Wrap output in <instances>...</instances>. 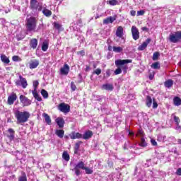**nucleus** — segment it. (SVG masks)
Returning a JSON list of instances; mask_svg holds the SVG:
<instances>
[{
	"label": "nucleus",
	"instance_id": "nucleus-52",
	"mask_svg": "<svg viewBox=\"0 0 181 181\" xmlns=\"http://www.w3.org/2000/svg\"><path fill=\"white\" fill-rule=\"evenodd\" d=\"M130 15L131 16H135V15H136V11L135 10H132L130 11Z\"/></svg>",
	"mask_w": 181,
	"mask_h": 181
},
{
	"label": "nucleus",
	"instance_id": "nucleus-49",
	"mask_svg": "<svg viewBox=\"0 0 181 181\" xmlns=\"http://www.w3.org/2000/svg\"><path fill=\"white\" fill-rule=\"evenodd\" d=\"M37 86H39V81H35L33 82L34 90H35V89L37 90Z\"/></svg>",
	"mask_w": 181,
	"mask_h": 181
},
{
	"label": "nucleus",
	"instance_id": "nucleus-11",
	"mask_svg": "<svg viewBox=\"0 0 181 181\" xmlns=\"http://www.w3.org/2000/svg\"><path fill=\"white\" fill-rule=\"evenodd\" d=\"M132 34L134 40H138L139 39V30H138L136 26L133 25L132 27Z\"/></svg>",
	"mask_w": 181,
	"mask_h": 181
},
{
	"label": "nucleus",
	"instance_id": "nucleus-28",
	"mask_svg": "<svg viewBox=\"0 0 181 181\" xmlns=\"http://www.w3.org/2000/svg\"><path fill=\"white\" fill-rule=\"evenodd\" d=\"M55 134L58 136L59 138H63L64 136V130L63 129H57L55 131Z\"/></svg>",
	"mask_w": 181,
	"mask_h": 181
},
{
	"label": "nucleus",
	"instance_id": "nucleus-26",
	"mask_svg": "<svg viewBox=\"0 0 181 181\" xmlns=\"http://www.w3.org/2000/svg\"><path fill=\"white\" fill-rule=\"evenodd\" d=\"M42 13L45 15V16H47V18H49L52 16V11L45 8L42 9Z\"/></svg>",
	"mask_w": 181,
	"mask_h": 181
},
{
	"label": "nucleus",
	"instance_id": "nucleus-2",
	"mask_svg": "<svg viewBox=\"0 0 181 181\" xmlns=\"http://www.w3.org/2000/svg\"><path fill=\"white\" fill-rule=\"evenodd\" d=\"M128 63H132V60L129 59H117L115 61V64L117 66V69L115 71V74L117 76V74H121L122 73V69H125L124 64H127Z\"/></svg>",
	"mask_w": 181,
	"mask_h": 181
},
{
	"label": "nucleus",
	"instance_id": "nucleus-34",
	"mask_svg": "<svg viewBox=\"0 0 181 181\" xmlns=\"http://www.w3.org/2000/svg\"><path fill=\"white\" fill-rule=\"evenodd\" d=\"M146 104L147 107H151V105H152V98H151V96L146 97Z\"/></svg>",
	"mask_w": 181,
	"mask_h": 181
},
{
	"label": "nucleus",
	"instance_id": "nucleus-61",
	"mask_svg": "<svg viewBox=\"0 0 181 181\" xmlns=\"http://www.w3.org/2000/svg\"><path fill=\"white\" fill-rule=\"evenodd\" d=\"M43 28V24H40L38 26V30Z\"/></svg>",
	"mask_w": 181,
	"mask_h": 181
},
{
	"label": "nucleus",
	"instance_id": "nucleus-46",
	"mask_svg": "<svg viewBox=\"0 0 181 181\" xmlns=\"http://www.w3.org/2000/svg\"><path fill=\"white\" fill-rule=\"evenodd\" d=\"M159 57V53L158 52H154L153 55V60H156Z\"/></svg>",
	"mask_w": 181,
	"mask_h": 181
},
{
	"label": "nucleus",
	"instance_id": "nucleus-33",
	"mask_svg": "<svg viewBox=\"0 0 181 181\" xmlns=\"http://www.w3.org/2000/svg\"><path fill=\"white\" fill-rule=\"evenodd\" d=\"M83 170H85L86 175H93V168H90L88 167L85 166V168H83Z\"/></svg>",
	"mask_w": 181,
	"mask_h": 181
},
{
	"label": "nucleus",
	"instance_id": "nucleus-18",
	"mask_svg": "<svg viewBox=\"0 0 181 181\" xmlns=\"http://www.w3.org/2000/svg\"><path fill=\"white\" fill-rule=\"evenodd\" d=\"M71 139H80V138H83V134L80 133H76V132H72L69 135Z\"/></svg>",
	"mask_w": 181,
	"mask_h": 181
},
{
	"label": "nucleus",
	"instance_id": "nucleus-22",
	"mask_svg": "<svg viewBox=\"0 0 181 181\" xmlns=\"http://www.w3.org/2000/svg\"><path fill=\"white\" fill-rule=\"evenodd\" d=\"M103 90H107L109 91H112L114 90V86L112 84L106 83L102 86Z\"/></svg>",
	"mask_w": 181,
	"mask_h": 181
},
{
	"label": "nucleus",
	"instance_id": "nucleus-58",
	"mask_svg": "<svg viewBox=\"0 0 181 181\" xmlns=\"http://www.w3.org/2000/svg\"><path fill=\"white\" fill-rule=\"evenodd\" d=\"M35 100H37V101H42V98L40 96H39V95L37 96H35Z\"/></svg>",
	"mask_w": 181,
	"mask_h": 181
},
{
	"label": "nucleus",
	"instance_id": "nucleus-62",
	"mask_svg": "<svg viewBox=\"0 0 181 181\" xmlns=\"http://www.w3.org/2000/svg\"><path fill=\"white\" fill-rule=\"evenodd\" d=\"M86 71H90V66H86Z\"/></svg>",
	"mask_w": 181,
	"mask_h": 181
},
{
	"label": "nucleus",
	"instance_id": "nucleus-55",
	"mask_svg": "<svg viewBox=\"0 0 181 181\" xmlns=\"http://www.w3.org/2000/svg\"><path fill=\"white\" fill-rule=\"evenodd\" d=\"M78 54H80L81 56H84V54H86V52H84V50H81L78 52Z\"/></svg>",
	"mask_w": 181,
	"mask_h": 181
},
{
	"label": "nucleus",
	"instance_id": "nucleus-37",
	"mask_svg": "<svg viewBox=\"0 0 181 181\" xmlns=\"http://www.w3.org/2000/svg\"><path fill=\"white\" fill-rule=\"evenodd\" d=\"M41 95H42V97L44 98H48V97H49V93L45 89H42L41 90Z\"/></svg>",
	"mask_w": 181,
	"mask_h": 181
},
{
	"label": "nucleus",
	"instance_id": "nucleus-13",
	"mask_svg": "<svg viewBox=\"0 0 181 181\" xmlns=\"http://www.w3.org/2000/svg\"><path fill=\"white\" fill-rule=\"evenodd\" d=\"M151 39L148 38L147 40H146V41H144L140 46H139L138 47V50L142 51V50H145V49H146V47H148V44L151 43Z\"/></svg>",
	"mask_w": 181,
	"mask_h": 181
},
{
	"label": "nucleus",
	"instance_id": "nucleus-24",
	"mask_svg": "<svg viewBox=\"0 0 181 181\" xmlns=\"http://www.w3.org/2000/svg\"><path fill=\"white\" fill-rule=\"evenodd\" d=\"M0 57H1V60L3 63H5L6 64H9L11 61L9 60V58H8V57H6V55L1 54L0 56Z\"/></svg>",
	"mask_w": 181,
	"mask_h": 181
},
{
	"label": "nucleus",
	"instance_id": "nucleus-39",
	"mask_svg": "<svg viewBox=\"0 0 181 181\" xmlns=\"http://www.w3.org/2000/svg\"><path fill=\"white\" fill-rule=\"evenodd\" d=\"M140 146L145 147L146 146V141H145V139L144 137H141V142H140Z\"/></svg>",
	"mask_w": 181,
	"mask_h": 181
},
{
	"label": "nucleus",
	"instance_id": "nucleus-44",
	"mask_svg": "<svg viewBox=\"0 0 181 181\" xmlns=\"http://www.w3.org/2000/svg\"><path fill=\"white\" fill-rule=\"evenodd\" d=\"M54 27L55 29H58V30H60V28H62V25H60L58 23H54Z\"/></svg>",
	"mask_w": 181,
	"mask_h": 181
},
{
	"label": "nucleus",
	"instance_id": "nucleus-48",
	"mask_svg": "<svg viewBox=\"0 0 181 181\" xmlns=\"http://www.w3.org/2000/svg\"><path fill=\"white\" fill-rule=\"evenodd\" d=\"M151 144L153 145V146H158V143L156 142V139H151Z\"/></svg>",
	"mask_w": 181,
	"mask_h": 181
},
{
	"label": "nucleus",
	"instance_id": "nucleus-27",
	"mask_svg": "<svg viewBox=\"0 0 181 181\" xmlns=\"http://www.w3.org/2000/svg\"><path fill=\"white\" fill-rule=\"evenodd\" d=\"M42 115L45 119V122L48 125H50L52 124V119H50V116H49V115H47V113H44Z\"/></svg>",
	"mask_w": 181,
	"mask_h": 181
},
{
	"label": "nucleus",
	"instance_id": "nucleus-8",
	"mask_svg": "<svg viewBox=\"0 0 181 181\" xmlns=\"http://www.w3.org/2000/svg\"><path fill=\"white\" fill-rule=\"evenodd\" d=\"M57 108L59 111H61V112H64V114H67L68 112H70V106L64 103H60L58 105Z\"/></svg>",
	"mask_w": 181,
	"mask_h": 181
},
{
	"label": "nucleus",
	"instance_id": "nucleus-53",
	"mask_svg": "<svg viewBox=\"0 0 181 181\" xmlns=\"http://www.w3.org/2000/svg\"><path fill=\"white\" fill-rule=\"evenodd\" d=\"M177 176H181V168H178L175 173Z\"/></svg>",
	"mask_w": 181,
	"mask_h": 181
},
{
	"label": "nucleus",
	"instance_id": "nucleus-47",
	"mask_svg": "<svg viewBox=\"0 0 181 181\" xmlns=\"http://www.w3.org/2000/svg\"><path fill=\"white\" fill-rule=\"evenodd\" d=\"M36 90L37 89L35 88L32 91L34 98L39 95V93H37V90Z\"/></svg>",
	"mask_w": 181,
	"mask_h": 181
},
{
	"label": "nucleus",
	"instance_id": "nucleus-64",
	"mask_svg": "<svg viewBox=\"0 0 181 181\" xmlns=\"http://www.w3.org/2000/svg\"><path fill=\"white\" fill-rule=\"evenodd\" d=\"M108 50H111V47H108Z\"/></svg>",
	"mask_w": 181,
	"mask_h": 181
},
{
	"label": "nucleus",
	"instance_id": "nucleus-60",
	"mask_svg": "<svg viewBox=\"0 0 181 181\" xmlns=\"http://www.w3.org/2000/svg\"><path fill=\"white\" fill-rule=\"evenodd\" d=\"M153 77H155V75H153V74H150L149 75L150 80H153Z\"/></svg>",
	"mask_w": 181,
	"mask_h": 181
},
{
	"label": "nucleus",
	"instance_id": "nucleus-10",
	"mask_svg": "<svg viewBox=\"0 0 181 181\" xmlns=\"http://www.w3.org/2000/svg\"><path fill=\"white\" fill-rule=\"evenodd\" d=\"M18 100V95H16V93H12L8 97L7 100V104L8 105H13V104Z\"/></svg>",
	"mask_w": 181,
	"mask_h": 181
},
{
	"label": "nucleus",
	"instance_id": "nucleus-31",
	"mask_svg": "<svg viewBox=\"0 0 181 181\" xmlns=\"http://www.w3.org/2000/svg\"><path fill=\"white\" fill-rule=\"evenodd\" d=\"M47 49H49V43L47 42H43L42 46V50L43 52H47Z\"/></svg>",
	"mask_w": 181,
	"mask_h": 181
},
{
	"label": "nucleus",
	"instance_id": "nucleus-9",
	"mask_svg": "<svg viewBox=\"0 0 181 181\" xmlns=\"http://www.w3.org/2000/svg\"><path fill=\"white\" fill-rule=\"evenodd\" d=\"M20 101L23 107H29L32 104V100L23 95H20Z\"/></svg>",
	"mask_w": 181,
	"mask_h": 181
},
{
	"label": "nucleus",
	"instance_id": "nucleus-12",
	"mask_svg": "<svg viewBox=\"0 0 181 181\" xmlns=\"http://www.w3.org/2000/svg\"><path fill=\"white\" fill-rule=\"evenodd\" d=\"M70 71V66L67 64H64L63 67L60 69V73L62 76H67Z\"/></svg>",
	"mask_w": 181,
	"mask_h": 181
},
{
	"label": "nucleus",
	"instance_id": "nucleus-35",
	"mask_svg": "<svg viewBox=\"0 0 181 181\" xmlns=\"http://www.w3.org/2000/svg\"><path fill=\"white\" fill-rule=\"evenodd\" d=\"M166 139V136L162 135V134H158L157 137V141L158 142H163Z\"/></svg>",
	"mask_w": 181,
	"mask_h": 181
},
{
	"label": "nucleus",
	"instance_id": "nucleus-43",
	"mask_svg": "<svg viewBox=\"0 0 181 181\" xmlns=\"http://www.w3.org/2000/svg\"><path fill=\"white\" fill-rule=\"evenodd\" d=\"M93 74H97V76H100L101 74V69L98 68L96 70H95L93 73Z\"/></svg>",
	"mask_w": 181,
	"mask_h": 181
},
{
	"label": "nucleus",
	"instance_id": "nucleus-21",
	"mask_svg": "<svg viewBox=\"0 0 181 181\" xmlns=\"http://www.w3.org/2000/svg\"><path fill=\"white\" fill-rule=\"evenodd\" d=\"M93 134L91 131L88 130L87 132H86L82 136L83 139H90V138H91V136H93Z\"/></svg>",
	"mask_w": 181,
	"mask_h": 181
},
{
	"label": "nucleus",
	"instance_id": "nucleus-30",
	"mask_svg": "<svg viewBox=\"0 0 181 181\" xmlns=\"http://www.w3.org/2000/svg\"><path fill=\"white\" fill-rule=\"evenodd\" d=\"M171 117L173 118V121L175 122V125L177 124H180V119L179 117L176 116L175 114H173L171 115Z\"/></svg>",
	"mask_w": 181,
	"mask_h": 181
},
{
	"label": "nucleus",
	"instance_id": "nucleus-45",
	"mask_svg": "<svg viewBox=\"0 0 181 181\" xmlns=\"http://www.w3.org/2000/svg\"><path fill=\"white\" fill-rule=\"evenodd\" d=\"M144 15H145V11L144 10L137 11V16H142Z\"/></svg>",
	"mask_w": 181,
	"mask_h": 181
},
{
	"label": "nucleus",
	"instance_id": "nucleus-3",
	"mask_svg": "<svg viewBox=\"0 0 181 181\" xmlns=\"http://www.w3.org/2000/svg\"><path fill=\"white\" fill-rule=\"evenodd\" d=\"M37 22L35 17H30L26 19L25 26L27 32H36V25Z\"/></svg>",
	"mask_w": 181,
	"mask_h": 181
},
{
	"label": "nucleus",
	"instance_id": "nucleus-59",
	"mask_svg": "<svg viewBox=\"0 0 181 181\" xmlns=\"http://www.w3.org/2000/svg\"><path fill=\"white\" fill-rule=\"evenodd\" d=\"M80 148V143H76L75 146V149L77 151Z\"/></svg>",
	"mask_w": 181,
	"mask_h": 181
},
{
	"label": "nucleus",
	"instance_id": "nucleus-15",
	"mask_svg": "<svg viewBox=\"0 0 181 181\" xmlns=\"http://www.w3.org/2000/svg\"><path fill=\"white\" fill-rule=\"evenodd\" d=\"M55 122L57 125H58L59 128H63L64 127V119L63 117H58L55 119Z\"/></svg>",
	"mask_w": 181,
	"mask_h": 181
},
{
	"label": "nucleus",
	"instance_id": "nucleus-56",
	"mask_svg": "<svg viewBox=\"0 0 181 181\" xmlns=\"http://www.w3.org/2000/svg\"><path fill=\"white\" fill-rule=\"evenodd\" d=\"M141 30H143V32H148V30H149V28L146 27H142Z\"/></svg>",
	"mask_w": 181,
	"mask_h": 181
},
{
	"label": "nucleus",
	"instance_id": "nucleus-23",
	"mask_svg": "<svg viewBox=\"0 0 181 181\" xmlns=\"http://www.w3.org/2000/svg\"><path fill=\"white\" fill-rule=\"evenodd\" d=\"M173 86V80L168 79L164 82V87L165 88H170Z\"/></svg>",
	"mask_w": 181,
	"mask_h": 181
},
{
	"label": "nucleus",
	"instance_id": "nucleus-57",
	"mask_svg": "<svg viewBox=\"0 0 181 181\" xmlns=\"http://www.w3.org/2000/svg\"><path fill=\"white\" fill-rule=\"evenodd\" d=\"M175 129H177V131H181V126L179 125V124H176V127Z\"/></svg>",
	"mask_w": 181,
	"mask_h": 181
},
{
	"label": "nucleus",
	"instance_id": "nucleus-1",
	"mask_svg": "<svg viewBox=\"0 0 181 181\" xmlns=\"http://www.w3.org/2000/svg\"><path fill=\"white\" fill-rule=\"evenodd\" d=\"M14 115L17 119V124H25V122H28V120L30 117V113L28 111L21 112L19 110H16L14 112Z\"/></svg>",
	"mask_w": 181,
	"mask_h": 181
},
{
	"label": "nucleus",
	"instance_id": "nucleus-63",
	"mask_svg": "<svg viewBox=\"0 0 181 181\" xmlns=\"http://www.w3.org/2000/svg\"><path fill=\"white\" fill-rule=\"evenodd\" d=\"M177 142H178V144H179L180 145H181V139H179L177 140Z\"/></svg>",
	"mask_w": 181,
	"mask_h": 181
},
{
	"label": "nucleus",
	"instance_id": "nucleus-40",
	"mask_svg": "<svg viewBox=\"0 0 181 181\" xmlns=\"http://www.w3.org/2000/svg\"><path fill=\"white\" fill-rule=\"evenodd\" d=\"M136 136H141V138H144V130L139 129L136 133Z\"/></svg>",
	"mask_w": 181,
	"mask_h": 181
},
{
	"label": "nucleus",
	"instance_id": "nucleus-7",
	"mask_svg": "<svg viewBox=\"0 0 181 181\" xmlns=\"http://www.w3.org/2000/svg\"><path fill=\"white\" fill-rule=\"evenodd\" d=\"M16 86L18 87H22V88H26L28 87V81L23 78L21 75L19 76V79L16 81Z\"/></svg>",
	"mask_w": 181,
	"mask_h": 181
},
{
	"label": "nucleus",
	"instance_id": "nucleus-54",
	"mask_svg": "<svg viewBox=\"0 0 181 181\" xmlns=\"http://www.w3.org/2000/svg\"><path fill=\"white\" fill-rule=\"evenodd\" d=\"M129 135L131 136V138H134L135 136V133L133 132H129Z\"/></svg>",
	"mask_w": 181,
	"mask_h": 181
},
{
	"label": "nucleus",
	"instance_id": "nucleus-20",
	"mask_svg": "<svg viewBox=\"0 0 181 181\" xmlns=\"http://www.w3.org/2000/svg\"><path fill=\"white\" fill-rule=\"evenodd\" d=\"M30 47L33 49H36V47H37V39H31L30 41Z\"/></svg>",
	"mask_w": 181,
	"mask_h": 181
},
{
	"label": "nucleus",
	"instance_id": "nucleus-38",
	"mask_svg": "<svg viewBox=\"0 0 181 181\" xmlns=\"http://www.w3.org/2000/svg\"><path fill=\"white\" fill-rule=\"evenodd\" d=\"M151 68L152 69H160V65L159 64V62H155V63L152 64Z\"/></svg>",
	"mask_w": 181,
	"mask_h": 181
},
{
	"label": "nucleus",
	"instance_id": "nucleus-19",
	"mask_svg": "<svg viewBox=\"0 0 181 181\" xmlns=\"http://www.w3.org/2000/svg\"><path fill=\"white\" fill-rule=\"evenodd\" d=\"M8 135L7 136L10 141H13L15 139V130L13 129H8Z\"/></svg>",
	"mask_w": 181,
	"mask_h": 181
},
{
	"label": "nucleus",
	"instance_id": "nucleus-25",
	"mask_svg": "<svg viewBox=\"0 0 181 181\" xmlns=\"http://www.w3.org/2000/svg\"><path fill=\"white\" fill-rule=\"evenodd\" d=\"M107 4L112 6H115V5H119L121 4V0H109Z\"/></svg>",
	"mask_w": 181,
	"mask_h": 181
},
{
	"label": "nucleus",
	"instance_id": "nucleus-6",
	"mask_svg": "<svg viewBox=\"0 0 181 181\" xmlns=\"http://www.w3.org/2000/svg\"><path fill=\"white\" fill-rule=\"evenodd\" d=\"M84 168H86V164L84 163V162L79 161L75 165V167L74 169H72V170L75 172V175H76V176H80V175H81V171L80 170V169L84 170Z\"/></svg>",
	"mask_w": 181,
	"mask_h": 181
},
{
	"label": "nucleus",
	"instance_id": "nucleus-42",
	"mask_svg": "<svg viewBox=\"0 0 181 181\" xmlns=\"http://www.w3.org/2000/svg\"><path fill=\"white\" fill-rule=\"evenodd\" d=\"M12 60L13 62H21V58L19 57V56L14 55L12 57Z\"/></svg>",
	"mask_w": 181,
	"mask_h": 181
},
{
	"label": "nucleus",
	"instance_id": "nucleus-41",
	"mask_svg": "<svg viewBox=\"0 0 181 181\" xmlns=\"http://www.w3.org/2000/svg\"><path fill=\"white\" fill-rule=\"evenodd\" d=\"M18 181H28V178L26 177V175H23L22 176L19 177Z\"/></svg>",
	"mask_w": 181,
	"mask_h": 181
},
{
	"label": "nucleus",
	"instance_id": "nucleus-51",
	"mask_svg": "<svg viewBox=\"0 0 181 181\" xmlns=\"http://www.w3.org/2000/svg\"><path fill=\"white\" fill-rule=\"evenodd\" d=\"M153 108H158V103L155 100L153 101Z\"/></svg>",
	"mask_w": 181,
	"mask_h": 181
},
{
	"label": "nucleus",
	"instance_id": "nucleus-29",
	"mask_svg": "<svg viewBox=\"0 0 181 181\" xmlns=\"http://www.w3.org/2000/svg\"><path fill=\"white\" fill-rule=\"evenodd\" d=\"M174 101V105H176L177 107H179V105H181V99L179 97H175L173 99Z\"/></svg>",
	"mask_w": 181,
	"mask_h": 181
},
{
	"label": "nucleus",
	"instance_id": "nucleus-14",
	"mask_svg": "<svg viewBox=\"0 0 181 181\" xmlns=\"http://www.w3.org/2000/svg\"><path fill=\"white\" fill-rule=\"evenodd\" d=\"M39 60L37 59H33L30 61L29 64V68L31 69H36L37 66H39Z\"/></svg>",
	"mask_w": 181,
	"mask_h": 181
},
{
	"label": "nucleus",
	"instance_id": "nucleus-17",
	"mask_svg": "<svg viewBox=\"0 0 181 181\" xmlns=\"http://www.w3.org/2000/svg\"><path fill=\"white\" fill-rule=\"evenodd\" d=\"M117 18L115 17L110 16L103 20V25H108L112 23Z\"/></svg>",
	"mask_w": 181,
	"mask_h": 181
},
{
	"label": "nucleus",
	"instance_id": "nucleus-50",
	"mask_svg": "<svg viewBox=\"0 0 181 181\" xmlns=\"http://www.w3.org/2000/svg\"><path fill=\"white\" fill-rule=\"evenodd\" d=\"M71 88L72 90V91H76V84H74V82H71Z\"/></svg>",
	"mask_w": 181,
	"mask_h": 181
},
{
	"label": "nucleus",
	"instance_id": "nucleus-16",
	"mask_svg": "<svg viewBox=\"0 0 181 181\" xmlns=\"http://www.w3.org/2000/svg\"><path fill=\"white\" fill-rule=\"evenodd\" d=\"M116 36L119 38L124 36V28H122V26H119L117 28V30L116 31Z\"/></svg>",
	"mask_w": 181,
	"mask_h": 181
},
{
	"label": "nucleus",
	"instance_id": "nucleus-32",
	"mask_svg": "<svg viewBox=\"0 0 181 181\" xmlns=\"http://www.w3.org/2000/svg\"><path fill=\"white\" fill-rule=\"evenodd\" d=\"M62 158L63 159H64V160H66V162H69L70 160V156L66 151L63 153Z\"/></svg>",
	"mask_w": 181,
	"mask_h": 181
},
{
	"label": "nucleus",
	"instance_id": "nucleus-4",
	"mask_svg": "<svg viewBox=\"0 0 181 181\" xmlns=\"http://www.w3.org/2000/svg\"><path fill=\"white\" fill-rule=\"evenodd\" d=\"M169 40L171 43H177L181 40V31H177L174 33H170L169 35Z\"/></svg>",
	"mask_w": 181,
	"mask_h": 181
},
{
	"label": "nucleus",
	"instance_id": "nucleus-36",
	"mask_svg": "<svg viewBox=\"0 0 181 181\" xmlns=\"http://www.w3.org/2000/svg\"><path fill=\"white\" fill-rule=\"evenodd\" d=\"M124 49L122 47H113V52L115 53H121Z\"/></svg>",
	"mask_w": 181,
	"mask_h": 181
},
{
	"label": "nucleus",
	"instance_id": "nucleus-5",
	"mask_svg": "<svg viewBox=\"0 0 181 181\" xmlns=\"http://www.w3.org/2000/svg\"><path fill=\"white\" fill-rule=\"evenodd\" d=\"M30 8L34 11L40 12L42 11V4L37 1V0H30Z\"/></svg>",
	"mask_w": 181,
	"mask_h": 181
}]
</instances>
